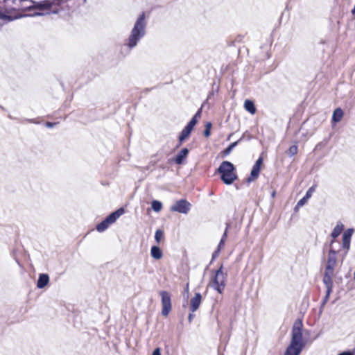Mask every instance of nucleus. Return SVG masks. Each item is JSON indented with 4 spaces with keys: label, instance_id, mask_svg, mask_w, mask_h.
Returning a JSON list of instances; mask_svg holds the SVG:
<instances>
[{
    "label": "nucleus",
    "instance_id": "obj_5",
    "mask_svg": "<svg viewBox=\"0 0 355 355\" xmlns=\"http://www.w3.org/2000/svg\"><path fill=\"white\" fill-rule=\"evenodd\" d=\"M225 275L223 272V265H221L219 269L216 271L213 279V286L219 293H222L224 290L225 286Z\"/></svg>",
    "mask_w": 355,
    "mask_h": 355
},
{
    "label": "nucleus",
    "instance_id": "obj_35",
    "mask_svg": "<svg viewBox=\"0 0 355 355\" xmlns=\"http://www.w3.org/2000/svg\"><path fill=\"white\" fill-rule=\"evenodd\" d=\"M152 355H161L160 348L157 347V348L155 349Z\"/></svg>",
    "mask_w": 355,
    "mask_h": 355
},
{
    "label": "nucleus",
    "instance_id": "obj_29",
    "mask_svg": "<svg viewBox=\"0 0 355 355\" xmlns=\"http://www.w3.org/2000/svg\"><path fill=\"white\" fill-rule=\"evenodd\" d=\"M309 199L304 196L302 199H300L295 207V209H297L298 207H302L308 200Z\"/></svg>",
    "mask_w": 355,
    "mask_h": 355
},
{
    "label": "nucleus",
    "instance_id": "obj_25",
    "mask_svg": "<svg viewBox=\"0 0 355 355\" xmlns=\"http://www.w3.org/2000/svg\"><path fill=\"white\" fill-rule=\"evenodd\" d=\"M164 236V232L162 230H157L156 232H155V239L157 243H159L160 241L162 240V239L163 238Z\"/></svg>",
    "mask_w": 355,
    "mask_h": 355
},
{
    "label": "nucleus",
    "instance_id": "obj_39",
    "mask_svg": "<svg viewBox=\"0 0 355 355\" xmlns=\"http://www.w3.org/2000/svg\"><path fill=\"white\" fill-rule=\"evenodd\" d=\"M197 121H198V117H196L195 116H193L189 122H193V125H196V124L197 123Z\"/></svg>",
    "mask_w": 355,
    "mask_h": 355
},
{
    "label": "nucleus",
    "instance_id": "obj_24",
    "mask_svg": "<svg viewBox=\"0 0 355 355\" xmlns=\"http://www.w3.org/2000/svg\"><path fill=\"white\" fill-rule=\"evenodd\" d=\"M151 207L154 211L159 212L161 211V209L162 208V204L161 202L155 200H153V202L151 203Z\"/></svg>",
    "mask_w": 355,
    "mask_h": 355
},
{
    "label": "nucleus",
    "instance_id": "obj_4",
    "mask_svg": "<svg viewBox=\"0 0 355 355\" xmlns=\"http://www.w3.org/2000/svg\"><path fill=\"white\" fill-rule=\"evenodd\" d=\"M124 209L121 207L110 214L102 222L96 225V230L99 232H104L108 228L110 225L114 223L124 213Z\"/></svg>",
    "mask_w": 355,
    "mask_h": 355
},
{
    "label": "nucleus",
    "instance_id": "obj_23",
    "mask_svg": "<svg viewBox=\"0 0 355 355\" xmlns=\"http://www.w3.org/2000/svg\"><path fill=\"white\" fill-rule=\"evenodd\" d=\"M242 138L239 139L238 141L232 143L230 144L223 152L224 156L228 155L232 150L238 145L239 142L241 141Z\"/></svg>",
    "mask_w": 355,
    "mask_h": 355
},
{
    "label": "nucleus",
    "instance_id": "obj_15",
    "mask_svg": "<svg viewBox=\"0 0 355 355\" xmlns=\"http://www.w3.org/2000/svg\"><path fill=\"white\" fill-rule=\"evenodd\" d=\"M189 153V150L188 148H182L175 157V162L179 165L182 164L183 163L184 159L187 157Z\"/></svg>",
    "mask_w": 355,
    "mask_h": 355
},
{
    "label": "nucleus",
    "instance_id": "obj_8",
    "mask_svg": "<svg viewBox=\"0 0 355 355\" xmlns=\"http://www.w3.org/2000/svg\"><path fill=\"white\" fill-rule=\"evenodd\" d=\"M191 205L185 199H181L178 200L170 208L171 211H175L184 214H187L190 211Z\"/></svg>",
    "mask_w": 355,
    "mask_h": 355
},
{
    "label": "nucleus",
    "instance_id": "obj_20",
    "mask_svg": "<svg viewBox=\"0 0 355 355\" xmlns=\"http://www.w3.org/2000/svg\"><path fill=\"white\" fill-rule=\"evenodd\" d=\"M343 116V111L341 108H336L332 115V121L335 123L340 122Z\"/></svg>",
    "mask_w": 355,
    "mask_h": 355
},
{
    "label": "nucleus",
    "instance_id": "obj_3",
    "mask_svg": "<svg viewBox=\"0 0 355 355\" xmlns=\"http://www.w3.org/2000/svg\"><path fill=\"white\" fill-rule=\"evenodd\" d=\"M234 166L228 161H223L218 168V172L221 174V180L226 184H231L237 178L234 173Z\"/></svg>",
    "mask_w": 355,
    "mask_h": 355
},
{
    "label": "nucleus",
    "instance_id": "obj_45",
    "mask_svg": "<svg viewBox=\"0 0 355 355\" xmlns=\"http://www.w3.org/2000/svg\"><path fill=\"white\" fill-rule=\"evenodd\" d=\"M28 121L31 122V123H34L35 122L33 119H29Z\"/></svg>",
    "mask_w": 355,
    "mask_h": 355
},
{
    "label": "nucleus",
    "instance_id": "obj_46",
    "mask_svg": "<svg viewBox=\"0 0 355 355\" xmlns=\"http://www.w3.org/2000/svg\"><path fill=\"white\" fill-rule=\"evenodd\" d=\"M19 16H21V15H20ZM26 15H21V17H26ZM27 16H28V17H30L31 15H28Z\"/></svg>",
    "mask_w": 355,
    "mask_h": 355
},
{
    "label": "nucleus",
    "instance_id": "obj_30",
    "mask_svg": "<svg viewBox=\"0 0 355 355\" xmlns=\"http://www.w3.org/2000/svg\"><path fill=\"white\" fill-rule=\"evenodd\" d=\"M331 293V292H329L328 291H326V295L322 302V304H321L322 306H324L325 305V304L327 302Z\"/></svg>",
    "mask_w": 355,
    "mask_h": 355
},
{
    "label": "nucleus",
    "instance_id": "obj_41",
    "mask_svg": "<svg viewBox=\"0 0 355 355\" xmlns=\"http://www.w3.org/2000/svg\"><path fill=\"white\" fill-rule=\"evenodd\" d=\"M3 2L5 4H9L10 2H11V3H12V4H15L16 0H3Z\"/></svg>",
    "mask_w": 355,
    "mask_h": 355
},
{
    "label": "nucleus",
    "instance_id": "obj_17",
    "mask_svg": "<svg viewBox=\"0 0 355 355\" xmlns=\"http://www.w3.org/2000/svg\"><path fill=\"white\" fill-rule=\"evenodd\" d=\"M52 1L49 0L35 2V3L34 4V9L48 10L52 7Z\"/></svg>",
    "mask_w": 355,
    "mask_h": 355
},
{
    "label": "nucleus",
    "instance_id": "obj_36",
    "mask_svg": "<svg viewBox=\"0 0 355 355\" xmlns=\"http://www.w3.org/2000/svg\"><path fill=\"white\" fill-rule=\"evenodd\" d=\"M195 317V315L193 314V313H191L189 314V316H188V320H189V323H191L192 321H193V319Z\"/></svg>",
    "mask_w": 355,
    "mask_h": 355
},
{
    "label": "nucleus",
    "instance_id": "obj_11",
    "mask_svg": "<svg viewBox=\"0 0 355 355\" xmlns=\"http://www.w3.org/2000/svg\"><path fill=\"white\" fill-rule=\"evenodd\" d=\"M194 126L195 125H193V122H189L185 128L182 130L178 138L179 144L178 145V147L181 146L182 142L189 137Z\"/></svg>",
    "mask_w": 355,
    "mask_h": 355
},
{
    "label": "nucleus",
    "instance_id": "obj_16",
    "mask_svg": "<svg viewBox=\"0 0 355 355\" xmlns=\"http://www.w3.org/2000/svg\"><path fill=\"white\" fill-rule=\"evenodd\" d=\"M49 282V277L47 274L42 273L40 274L37 282V287L38 288H44Z\"/></svg>",
    "mask_w": 355,
    "mask_h": 355
},
{
    "label": "nucleus",
    "instance_id": "obj_1",
    "mask_svg": "<svg viewBox=\"0 0 355 355\" xmlns=\"http://www.w3.org/2000/svg\"><path fill=\"white\" fill-rule=\"evenodd\" d=\"M302 322L297 320L292 329V338L290 345L287 347L284 355H299L304 347L302 338Z\"/></svg>",
    "mask_w": 355,
    "mask_h": 355
},
{
    "label": "nucleus",
    "instance_id": "obj_18",
    "mask_svg": "<svg viewBox=\"0 0 355 355\" xmlns=\"http://www.w3.org/2000/svg\"><path fill=\"white\" fill-rule=\"evenodd\" d=\"M343 229H344V225L340 221H338L337 223L336 227L334 228V230L331 234V236L334 239L337 238L341 234Z\"/></svg>",
    "mask_w": 355,
    "mask_h": 355
},
{
    "label": "nucleus",
    "instance_id": "obj_32",
    "mask_svg": "<svg viewBox=\"0 0 355 355\" xmlns=\"http://www.w3.org/2000/svg\"><path fill=\"white\" fill-rule=\"evenodd\" d=\"M220 252V250L219 249H216L212 254V260L216 259L217 257H218L219 254Z\"/></svg>",
    "mask_w": 355,
    "mask_h": 355
},
{
    "label": "nucleus",
    "instance_id": "obj_9",
    "mask_svg": "<svg viewBox=\"0 0 355 355\" xmlns=\"http://www.w3.org/2000/svg\"><path fill=\"white\" fill-rule=\"evenodd\" d=\"M6 8H3L0 6V19L7 21H12L15 19L21 18V16H16L12 17L9 15V13L13 10H10V7H12L11 4H6Z\"/></svg>",
    "mask_w": 355,
    "mask_h": 355
},
{
    "label": "nucleus",
    "instance_id": "obj_34",
    "mask_svg": "<svg viewBox=\"0 0 355 355\" xmlns=\"http://www.w3.org/2000/svg\"><path fill=\"white\" fill-rule=\"evenodd\" d=\"M225 241L223 239H220L218 245V247H217V249H219V250H221V248L224 246L225 245Z\"/></svg>",
    "mask_w": 355,
    "mask_h": 355
},
{
    "label": "nucleus",
    "instance_id": "obj_19",
    "mask_svg": "<svg viewBox=\"0 0 355 355\" xmlns=\"http://www.w3.org/2000/svg\"><path fill=\"white\" fill-rule=\"evenodd\" d=\"M150 255L155 259H160L163 254L159 247L154 245L150 249Z\"/></svg>",
    "mask_w": 355,
    "mask_h": 355
},
{
    "label": "nucleus",
    "instance_id": "obj_31",
    "mask_svg": "<svg viewBox=\"0 0 355 355\" xmlns=\"http://www.w3.org/2000/svg\"><path fill=\"white\" fill-rule=\"evenodd\" d=\"M227 227H226V229L222 236V238L221 239H223L224 241H225L226 238H227V229L230 226V225L228 223L226 224Z\"/></svg>",
    "mask_w": 355,
    "mask_h": 355
},
{
    "label": "nucleus",
    "instance_id": "obj_2",
    "mask_svg": "<svg viewBox=\"0 0 355 355\" xmlns=\"http://www.w3.org/2000/svg\"><path fill=\"white\" fill-rule=\"evenodd\" d=\"M146 27L145 13L142 12L135 21L128 39L126 44L129 49L135 48L138 42L146 35Z\"/></svg>",
    "mask_w": 355,
    "mask_h": 355
},
{
    "label": "nucleus",
    "instance_id": "obj_10",
    "mask_svg": "<svg viewBox=\"0 0 355 355\" xmlns=\"http://www.w3.org/2000/svg\"><path fill=\"white\" fill-rule=\"evenodd\" d=\"M336 252L330 249L328 254L327 263L325 267L326 270L334 271L336 265Z\"/></svg>",
    "mask_w": 355,
    "mask_h": 355
},
{
    "label": "nucleus",
    "instance_id": "obj_6",
    "mask_svg": "<svg viewBox=\"0 0 355 355\" xmlns=\"http://www.w3.org/2000/svg\"><path fill=\"white\" fill-rule=\"evenodd\" d=\"M162 306V314L163 316H167L171 311V298L168 292L161 291L159 292Z\"/></svg>",
    "mask_w": 355,
    "mask_h": 355
},
{
    "label": "nucleus",
    "instance_id": "obj_33",
    "mask_svg": "<svg viewBox=\"0 0 355 355\" xmlns=\"http://www.w3.org/2000/svg\"><path fill=\"white\" fill-rule=\"evenodd\" d=\"M262 162H263L262 158H261V157H259V158L256 161V162H255V164H254V166H257V167L260 168V166H261V164H262Z\"/></svg>",
    "mask_w": 355,
    "mask_h": 355
},
{
    "label": "nucleus",
    "instance_id": "obj_47",
    "mask_svg": "<svg viewBox=\"0 0 355 355\" xmlns=\"http://www.w3.org/2000/svg\"><path fill=\"white\" fill-rule=\"evenodd\" d=\"M354 279L355 280V271H354Z\"/></svg>",
    "mask_w": 355,
    "mask_h": 355
},
{
    "label": "nucleus",
    "instance_id": "obj_26",
    "mask_svg": "<svg viewBox=\"0 0 355 355\" xmlns=\"http://www.w3.org/2000/svg\"><path fill=\"white\" fill-rule=\"evenodd\" d=\"M297 153V146L296 145L291 146L288 150V154L290 157H292Z\"/></svg>",
    "mask_w": 355,
    "mask_h": 355
},
{
    "label": "nucleus",
    "instance_id": "obj_43",
    "mask_svg": "<svg viewBox=\"0 0 355 355\" xmlns=\"http://www.w3.org/2000/svg\"><path fill=\"white\" fill-rule=\"evenodd\" d=\"M43 14L41 12H35L33 15H31V16H41Z\"/></svg>",
    "mask_w": 355,
    "mask_h": 355
},
{
    "label": "nucleus",
    "instance_id": "obj_40",
    "mask_svg": "<svg viewBox=\"0 0 355 355\" xmlns=\"http://www.w3.org/2000/svg\"><path fill=\"white\" fill-rule=\"evenodd\" d=\"M201 112H202V107H201V108H200V109L197 111V112L195 114V115H194V116H195L196 117L200 118V116H201Z\"/></svg>",
    "mask_w": 355,
    "mask_h": 355
},
{
    "label": "nucleus",
    "instance_id": "obj_44",
    "mask_svg": "<svg viewBox=\"0 0 355 355\" xmlns=\"http://www.w3.org/2000/svg\"><path fill=\"white\" fill-rule=\"evenodd\" d=\"M352 15H354V19H355V5H354V8H353V9H352Z\"/></svg>",
    "mask_w": 355,
    "mask_h": 355
},
{
    "label": "nucleus",
    "instance_id": "obj_12",
    "mask_svg": "<svg viewBox=\"0 0 355 355\" xmlns=\"http://www.w3.org/2000/svg\"><path fill=\"white\" fill-rule=\"evenodd\" d=\"M354 232L353 228H349L345 230L343 235V248L346 250H349L351 238Z\"/></svg>",
    "mask_w": 355,
    "mask_h": 355
},
{
    "label": "nucleus",
    "instance_id": "obj_14",
    "mask_svg": "<svg viewBox=\"0 0 355 355\" xmlns=\"http://www.w3.org/2000/svg\"><path fill=\"white\" fill-rule=\"evenodd\" d=\"M202 302V296L200 293H196L195 295L190 300V311L192 313L196 311Z\"/></svg>",
    "mask_w": 355,
    "mask_h": 355
},
{
    "label": "nucleus",
    "instance_id": "obj_13",
    "mask_svg": "<svg viewBox=\"0 0 355 355\" xmlns=\"http://www.w3.org/2000/svg\"><path fill=\"white\" fill-rule=\"evenodd\" d=\"M334 271L326 270L323 277V283L326 286L327 291L332 292L333 290V281L332 277L334 275Z\"/></svg>",
    "mask_w": 355,
    "mask_h": 355
},
{
    "label": "nucleus",
    "instance_id": "obj_38",
    "mask_svg": "<svg viewBox=\"0 0 355 355\" xmlns=\"http://www.w3.org/2000/svg\"><path fill=\"white\" fill-rule=\"evenodd\" d=\"M197 121H198V117H196L195 116H193L189 122H193V125H196V124L197 123Z\"/></svg>",
    "mask_w": 355,
    "mask_h": 355
},
{
    "label": "nucleus",
    "instance_id": "obj_22",
    "mask_svg": "<svg viewBox=\"0 0 355 355\" xmlns=\"http://www.w3.org/2000/svg\"><path fill=\"white\" fill-rule=\"evenodd\" d=\"M245 109L250 114H254L256 112V107L254 103L250 100H245L244 103Z\"/></svg>",
    "mask_w": 355,
    "mask_h": 355
},
{
    "label": "nucleus",
    "instance_id": "obj_28",
    "mask_svg": "<svg viewBox=\"0 0 355 355\" xmlns=\"http://www.w3.org/2000/svg\"><path fill=\"white\" fill-rule=\"evenodd\" d=\"M315 187H316L315 185H313L312 187H311L308 189V191H306V194H305V196H305L306 198H307L308 199H309V198L311 197V196H312L313 193L315 191Z\"/></svg>",
    "mask_w": 355,
    "mask_h": 355
},
{
    "label": "nucleus",
    "instance_id": "obj_7",
    "mask_svg": "<svg viewBox=\"0 0 355 355\" xmlns=\"http://www.w3.org/2000/svg\"><path fill=\"white\" fill-rule=\"evenodd\" d=\"M35 3V1L33 0H19V1L16 0L15 4L11 3L12 7H10V10L21 12L31 11L34 10Z\"/></svg>",
    "mask_w": 355,
    "mask_h": 355
},
{
    "label": "nucleus",
    "instance_id": "obj_42",
    "mask_svg": "<svg viewBox=\"0 0 355 355\" xmlns=\"http://www.w3.org/2000/svg\"><path fill=\"white\" fill-rule=\"evenodd\" d=\"M338 355H352V353L350 352H344L340 353Z\"/></svg>",
    "mask_w": 355,
    "mask_h": 355
},
{
    "label": "nucleus",
    "instance_id": "obj_37",
    "mask_svg": "<svg viewBox=\"0 0 355 355\" xmlns=\"http://www.w3.org/2000/svg\"><path fill=\"white\" fill-rule=\"evenodd\" d=\"M57 123H52V122H46V126L47 128H53Z\"/></svg>",
    "mask_w": 355,
    "mask_h": 355
},
{
    "label": "nucleus",
    "instance_id": "obj_27",
    "mask_svg": "<svg viewBox=\"0 0 355 355\" xmlns=\"http://www.w3.org/2000/svg\"><path fill=\"white\" fill-rule=\"evenodd\" d=\"M211 128V123L210 122L207 123L205 129L204 130V135L208 137L210 135V129Z\"/></svg>",
    "mask_w": 355,
    "mask_h": 355
},
{
    "label": "nucleus",
    "instance_id": "obj_21",
    "mask_svg": "<svg viewBox=\"0 0 355 355\" xmlns=\"http://www.w3.org/2000/svg\"><path fill=\"white\" fill-rule=\"evenodd\" d=\"M259 172H260V168L253 166V167L251 170L250 176L247 179L248 182L250 183L252 181L257 179L259 175Z\"/></svg>",
    "mask_w": 355,
    "mask_h": 355
}]
</instances>
